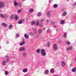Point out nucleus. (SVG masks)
Instances as JSON below:
<instances>
[{
    "label": "nucleus",
    "mask_w": 76,
    "mask_h": 76,
    "mask_svg": "<svg viewBox=\"0 0 76 76\" xmlns=\"http://www.w3.org/2000/svg\"><path fill=\"white\" fill-rule=\"evenodd\" d=\"M40 53L41 55L42 56H45L47 55L45 50L43 49H42L40 50Z\"/></svg>",
    "instance_id": "obj_1"
},
{
    "label": "nucleus",
    "mask_w": 76,
    "mask_h": 76,
    "mask_svg": "<svg viewBox=\"0 0 76 76\" xmlns=\"http://www.w3.org/2000/svg\"><path fill=\"white\" fill-rule=\"evenodd\" d=\"M25 51V48L24 47H21L19 49V51Z\"/></svg>",
    "instance_id": "obj_2"
},
{
    "label": "nucleus",
    "mask_w": 76,
    "mask_h": 76,
    "mask_svg": "<svg viewBox=\"0 0 76 76\" xmlns=\"http://www.w3.org/2000/svg\"><path fill=\"white\" fill-rule=\"evenodd\" d=\"M53 50H58L57 45L56 44H55L53 45Z\"/></svg>",
    "instance_id": "obj_3"
},
{
    "label": "nucleus",
    "mask_w": 76,
    "mask_h": 76,
    "mask_svg": "<svg viewBox=\"0 0 76 76\" xmlns=\"http://www.w3.org/2000/svg\"><path fill=\"white\" fill-rule=\"evenodd\" d=\"M4 7V4L2 2H0V8H3Z\"/></svg>",
    "instance_id": "obj_4"
},
{
    "label": "nucleus",
    "mask_w": 76,
    "mask_h": 76,
    "mask_svg": "<svg viewBox=\"0 0 76 76\" xmlns=\"http://www.w3.org/2000/svg\"><path fill=\"white\" fill-rule=\"evenodd\" d=\"M61 66L62 67H64L66 66V63L64 61L61 63Z\"/></svg>",
    "instance_id": "obj_5"
},
{
    "label": "nucleus",
    "mask_w": 76,
    "mask_h": 76,
    "mask_svg": "<svg viewBox=\"0 0 76 76\" xmlns=\"http://www.w3.org/2000/svg\"><path fill=\"white\" fill-rule=\"evenodd\" d=\"M8 61L9 60H7L6 61L5 60L4 61L2 62V65H3V66H5V65H6V63H8Z\"/></svg>",
    "instance_id": "obj_6"
},
{
    "label": "nucleus",
    "mask_w": 76,
    "mask_h": 76,
    "mask_svg": "<svg viewBox=\"0 0 76 76\" xmlns=\"http://www.w3.org/2000/svg\"><path fill=\"white\" fill-rule=\"evenodd\" d=\"M25 44V41L23 40V41L20 43V45L22 46L24 45Z\"/></svg>",
    "instance_id": "obj_7"
},
{
    "label": "nucleus",
    "mask_w": 76,
    "mask_h": 76,
    "mask_svg": "<svg viewBox=\"0 0 76 76\" xmlns=\"http://www.w3.org/2000/svg\"><path fill=\"white\" fill-rule=\"evenodd\" d=\"M73 50V48L69 47L66 49V51H69V50Z\"/></svg>",
    "instance_id": "obj_8"
},
{
    "label": "nucleus",
    "mask_w": 76,
    "mask_h": 76,
    "mask_svg": "<svg viewBox=\"0 0 76 76\" xmlns=\"http://www.w3.org/2000/svg\"><path fill=\"white\" fill-rule=\"evenodd\" d=\"M22 72L23 73H26L28 72V69L27 68L24 69L22 70Z\"/></svg>",
    "instance_id": "obj_9"
},
{
    "label": "nucleus",
    "mask_w": 76,
    "mask_h": 76,
    "mask_svg": "<svg viewBox=\"0 0 76 76\" xmlns=\"http://www.w3.org/2000/svg\"><path fill=\"white\" fill-rule=\"evenodd\" d=\"M23 22H24V20H20L18 22V24H22Z\"/></svg>",
    "instance_id": "obj_10"
},
{
    "label": "nucleus",
    "mask_w": 76,
    "mask_h": 76,
    "mask_svg": "<svg viewBox=\"0 0 76 76\" xmlns=\"http://www.w3.org/2000/svg\"><path fill=\"white\" fill-rule=\"evenodd\" d=\"M28 35H30V36H31V37H34V34L32 32H29L28 33Z\"/></svg>",
    "instance_id": "obj_11"
},
{
    "label": "nucleus",
    "mask_w": 76,
    "mask_h": 76,
    "mask_svg": "<svg viewBox=\"0 0 76 76\" xmlns=\"http://www.w3.org/2000/svg\"><path fill=\"white\" fill-rule=\"evenodd\" d=\"M35 24V22L34 21H33L31 22L30 24L31 25H34Z\"/></svg>",
    "instance_id": "obj_12"
},
{
    "label": "nucleus",
    "mask_w": 76,
    "mask_h": 76,
    "mask_svg": "<svg viewBox=\"0 0 76 76\" xmlns=\"http://www.w3.org/2000/svg\"><path fill=\"white\" fill-rule=\"evenodd\" d=\"M1 25L3 26H4V27H6L7 26V25L6 23H1Z\"/></svg>",
    "instance_id": "obj_13"
},
{
    "label": "nucleus",
    "mask_w": 76,
    "mask_h": 76,
    "mask_svg": "<svg viewBox=\"0 0 76 76\" xmlns=\"http://www.w3.org/2000/svg\"><path fill=\"white\" fill-rule=\"evenodd\" d=\"M22 56L23 57H26V53L25 52L23 53Z\"/></svg>",
    "instance_id": "obj_14"
},
{
    "label": "nucleus",
    "mask_w": 76,
    "mask_h": 76,
    "mask_svg": "<svg viewBox=\"0 0 76 76\" xmlns=\"http://www.w3.org/2000/svg\"><path fill=\"white\" fill-rule=\"evenodd\" d=\"M51 11H49L47 13V16H51Z\"/></svg>",
    "instance_id": "obj_15"
},
{
    "label": "nucleus",
    "mask_w": 76,
    "mask_h": 76,
    "mask_svg": "<svg viewBox=\"0 0 76 76\" xmlns=\"http://www.w3.org/2000/svg\"><path fill=\"white\" fill-rule=\"evenodd\" d=\"M49 72V71L48 70H46L45 71V75H48Z\"/></svg>",
    "instance_id": "obj_16"
},
{
    "label": "nucleus",
    "mask_w": 76,
    "mask_h": 76,
    "mask_svg": "<svg viewBox=\"0 0 76 76\" xmlns=\"http://www.w3.org/2000/svg\"><path fill=\"white\" fill-rule=\"evenodd\" d=\"M64 23H65V21L64 20H62L60 22V23L61 25H63V24H64Z\"/></svg>",
    "instance_id": "obj_17"
},
{
    "label": "nucleus",
    "mask_w": 76,
    "mask_h": 76,
    "mask_svg": "<svg viewBox=\"0 0 76 76\" xmlns=\"http://www.w3.org/2000/svg\"><path fill=\"white\" fill-rule=\"evenodd\" d=\"M24 37L26 39H28V38H29V36L28 35L26 34H24Z\"/></svg>",
    "instance_id": "obj_18"
},
{
    "label": "nucleus",
    "mask_w": 76,
    "mask_h": 76,
    "mask_svg": "<svg viewBox=\"0 0 76 76\" xmlns=\"http://www.w3.org/2000/svg\"><path fill=\"white\" fill-rule=\"evenodd\" d=\"M67 15V12H65L63 13L62 15L63 16H66Z\"/></svg>",
    "instance_id": "obj_19"
},
{
    "label": "nucleus",
    "mask_w": 76,
    "mask_h": 76,
    "mask_svg": "<svg viewBox=\"0 0 76 76\" xmlns=\"http://www.w3.org/2000/svg\"><path fill=\"white\" fill-rule=\"evenodd\" d=\"M29 11L30 13H32L34 12V9L33 8H31L29 9Z\"/></svg>",
    "instance_id": "obj_20"
},
{
    "label": "nucleus",
    "mask_w": 76,
    "mask_h": 76,
    "mask_svg": "<svg viewBox=\"0 0 76 76\" xmlns=\"http://www.w3.org/2000/svg\"><path fill=\"white\" fill-rule=\"evenodd\" d=\"M50 72L51 73H53L54 72V68H52L50 70Z\"/></svg>",
    "instance_id": "obj_21"
},
{
    "label": "nucleus",
    "mask_w": 76,
    "mask_h": 76,
    "mask_svg": "<svg viewBox=\"0 0 76 76\" xmlns=\"http://www.w3.org/2000/svg\"><path fill=\"white\" fill-rule=\"evenodd\" d=\"M0 17L1 18H4V15L2 14H1Z\"/></svg>",
    "instance_id": "obj_22"
},
{
    "label": "nucleus",
    "mask_w": 76,
    "mask_h": 76,
    "mask_svg": "<svg viewBox=\"0 0 76 76\" xmlns=\"http://www.w3.org/2000/svg\"><path fill=\"white\" fill-rule=\"evenodd\" d=\"M42 32V30L41 29H39L38 31V33L39 34H41Z\"/></svg>",
    "instance_id": "obj_23"
},
{
    "label": "nucleus",
    "mask_w": 76,
    "mask_h": 76,
    "mask_svg": "<svg viewBox=\"0 0 76 76\" xmlns=\"http://www.w3.org/2000/svg\"><path fill=\"white\" fill-rule=\"evenodd\" d=\"M11 19L13 20V19H14V15H12L10 17Z\"/></svg>",
    "instance_id": "obj_24"
},
{
    "label": "nucleus",
    "mask_w": 76,
    "mask_h": 76,
    "mask_svg": "<svg viewBox=\"0 0 76 76\" xmlns=\"http://www.w3.org/2000/svg\"><path fill=\"white\" fill-rule=\"evenodd\" d=\"M14 6H18V3L16 1H14Z\"/></svg>",
    "instance_id": "obj_25"
},
{
    "label": "nucleus",
    "mask_w": 76,
    "mask_h": 76,
    "mask_svg": "<svg viewBox=\"0 0 76 76\" xmlns=\"http://www.w3.org/2000/svg\"><path fill=\"white\" fill-rule=\"evenodd\" d=\"M72 72H76V68H73V69H72Z\"/></svg>",
    "instance_id": "obj_26"
},
{
    "label": "nucleus",
    "mask_w": 76,
    "mask_h": 76,
    "mask_svg": "<svg viewBox=\"0 0 76 76\" xmlns=\"http://www.w3.org/2000/svg\"><path fill=\"white\" fill-rule=\"evenodd\" d=\"M58 6V5L56 4H54V8H57Z\"/></svg>",
    "instance_id": "obj_27"
},
{
    "label": "nucleus",
    "mask_w": 76,
    "mask_h": 76,
    "mask_svg": "<svg viewBox=\"0 0 76 76\" xmlns=\"http://www.w3.org/2000/svg\"><path fill=\"white\" fill-rule=\"evenodd\" d=\"M40 51H41V50H40V49H38L37 50L36 52L37 53H40Z\"/></svg>",
    "instance_id": "obj_28"
},
{
    "label": "nucleus",
    "mask_w": 76,
    "mask_h": 76,
    "mask_svg": "<svg viewBox=\"0 0 76 76\" xmlns=\"http://www.w3.org/2000/svg\"><path fill=\"white\" fill-rule=\"evenodd\" d=\"M66 36H67V33H65L64 35V38H66Z\"/></svg>",
    "instance_id": "obj_29"
},
{
    "label": "nucleus",
    "mask_w": 76,
    "mask_h": 76,
    "mask_svg": "<svg viewBox=\"0 0 76 76\" xmlns=\"http://www.w3.org/2000/svg\"><path fill=\"white\" fill-rule=\"evenodd\" d=\"M14 18L15 19V20H18V16H17V15L15 16V17Z\"/></svg>",
    "instance_id": "obj_30"
},
{
    "label": "nucleus",
    "mask_w": 76,
    "mask_h": 76,
    "mask_svg": "<svg viewBox=\"0 0 76 76\" xmlns=\"http://www.w3.org/2000/svg\"><path fill=\"white\" fill-rule=\"evenodd\" d=\"M41 13L40 12L38 13L37 14V16H41Z\"/></svg>",
    "instance_id": "obj_31"
},
{
    "label": "nucleus",
    "mask_w": 76,
    "mask_h": 76,
    "mask_svg": "<svg viewBox=\"0 0 76 76\" xmlns=\"http://www.w3.org/2000/svg\"><path fill=\"white\" fill-rule=\"evenodd\" d=\"M34 34H36L37 33V30H36V29L34 30Z\"/></svg>",
    "instance_id": "obj_32"
},
{
    "label": "nucleus",
    "mask_w": 76,
    "mask_h": 76,
    "mask_svg": "<svg viewBox=\"0 0 76 76\" xmlns=\"http://www.w3.org/2000/svg\"><path fill=\"white\" fill-rule=\"evenodd\" d=\"M9 29H12V25H10L9 27Z\"/></svg>",
    "instance_id": "obj_33"
},
{
    "label": "nucleus",
    "mask_w": 76,
    "mask_h": 76,
    "mask_svg": "<svg viewBox=\"0 0 76 76\" xmlns=\"http://www.w3.org/2000/svg\"><path fill=\"white\" fill-rule=\"evenodd\" d=\"M5 75H8V74H9V73H8V72L5 71Z\"/></svg>",
    "instance_id": "obj_34"
},
{
    "label": "nucleus",
    "mask_w": 76,
    "mask_h": 76,
    "mask_svg": "<svg viewBox=\"0 0 76 76\" xmlns=\"http://www.w3.org/2000/svg\"><path fill=\"white\" fill-rule=\"evenodd\" d=\"M21 12V10H18L17 11V12H18V13H20Z\"/></svg>",
    "instance_id": "obj_35"
},
{
    "label": "nucleus",
    "mask_w": 76,
    "mask_h": 76,
    "mask_svg": "<svg viewBox=\"0 0 76 76\" xmlns=\"http://www.w3.org/2000/svg\"><path fill=\"white\" fill-rule=\"evenodd\" d=\"M39 25V23L38 22H37L36 23V26H38V25Z\"/></svg>",
    "instance_id": "obj_36"
},
{
    "label": "nucleus",
    "mask_w": 76,
    "mask_h": 76,
    "mask_svg": "<svg viewBox=\"0 0 76 76\" xmlns=\"http://www.w3.org/2000/svg\"><path fill=\"white\" fill-rule=\"evenodd\" d=\"M5 57H6V59L7 60H7H8V59H9V56H6Z\"/></svg>",
    "instance_id": "obj_37"
},
{
    "label": "nucleus",
    "mask_w": 76,
    "mask_h": 76,
    "mask_svg": "<svg viewBox=\"0 0 76 76\" xmlns=\"http://www.w3.org/2000/svg\"><path fill=\"white\" fill-rule=\"evenodd\" d=\"M47 45L48 47H50V43H49V42H48L47 43Z\"/></svg>",
    "instance_id": "obj_38"
},
{
    "label": "nucleus",
    "mask_w": 76,
    "mask_h": 76,
    "mask_svg": "<svg viewBox=\"0 0 76 76\" xmlns=\"http://www.w3.org/2000/svg\"><path fill=\"white\" fill-rule=\"evenodd\" d=\"M68 45H69L70 44V42H67L66 43Z\"/></svg>",
    "instance_id": "obj_39"
},
{
    "label": "nucleus",
    "mask_w": 76,
    "mask_h": 76,
    "mask_svg": "<svg viewBox=\"0 0 76 76\" xmlns=\"http://www.w3.org/2000/svg\"><path fill=\"white\" fill-rule=\"evenodd\" d=\"M19 7H21V6H22V4H21V3H19Z\"/></svg>",
    "instance_id": "obj_40"
},
{
    "label": "nucleus",
    "mask_w": 76,
    "mask_h": 76,
    "mask_svg": "<svg viewBox=\"0 0 76 76\" xmlns=\"http://www.w3.org/2000/svg\"><path fill=\"white\" fill-rule=\"evenodd\" d=\"M19 34H16V37H19Z\"/></svg>",
    "instance_id": "obj_41"
},
{
    "label": "nucleus",
    "mask_w": 76,
    "mask_h": 76,
    "mask_svg": "<svg viewBox=\"0 0 76 76\" xmlns=\"http://www.w3.org/2000/svg\"><path fill=\"white\" fill-rule=\"evenodd\" d=\"M47 32L48 33H50V29H48L47 31Z\"/></svg>",
    "instance_id": "obj_42"
},
{
    "label": "nucleus",
    "mask_w": 76,
    "mask_h": 76,
    "mask_svg": "<svg viewBox=\"0 0 76 76\" xmlns=\"http://www.w3.org/2000/svg\"><path fill=\"white\" fill-rule=\"evenodd\" d=\"M39 26H41V27H42L43 26L41 24H39Z\"/></svg>",
    "instance_id": "obj_43"
},
{
    "label": "nucleus",
    "mask_w": 76,
    "mask_h": 76,
    "mask_svg": "<svg viewBox=\"0 0 76 76\" xmlns=\"http://www.w3.org/2000/svg\"><path fill=\"white\" fill-rule=\"evenodd\" d=\"M50 19H47V22H49L50 21Z\"/></svg>",
    "instance_id": "obj_44"
},
{
    "label": "nucleus",
    "mask_w": 76,
    "mask_h": 76,
    "mask_svg": "<svg viewBox=\"0 0 76 76\" xmlns=\"http://www.w3.org/2000/svg\"><path fill=\"white\" fill-rule=\"evenodd\" d=\"M58 42L59 43H60L61 42V40H58Z\"/></svg>",
    "instance_id": "obj_45"
},
{
    "label": "nucleus",
    "mask_w": 76,
    "mask_h": 76,
    "mask_svg": "<svg viewBox=\"0 0 76 76\" xmlns=\"http://www.w3.org/2000/svg\"><path fill=\"white\" fill-rule=\"evenodd\" d=\"M37 22H38L39 23V20H37Z\"/></svg>",
    "instance_id": "obj_46"
},
{
    "label": "nucleus",
    "mask_w": 76,
    "mask_h": 76,
    "mask_svg": "<svg viewBox=\"0 0 76 76\" xmlns=\"http://www.w3.org/2000/svg\"><path fill=\"white\" fill-rule=\"evenodd\" d=\"M24 76H28V75L27 74H26Z\"/></svg>",
    "instance_id": "obj_47"
},
{
    "label": "nucleus",
    "mask_w": 76,
    "mask_h": 76,
    "mask_svg": "<svg viewBox=\"0 0 76 76\" xmlns=\"http://www.w3.org/2000/svg\"><path fill=\"white\" fill-rule=\"evenodd\" d=\"M44 21V20H41V22H42Z\"/></svg>",
    "instance_id": "obj_48"
},
{
    "label": "nucleus",
    "mask_w": 76,
    "mask_h": 76,
    "mask_svg": "<svg viewBox=\"0 0 76 76\" xmlns=\"http://www.w3.org/2000/svg\"><path fill=\"white\" fill-rule=\"evenodd\" d=\"M53 28H56V26H53Z\"/></svg>",
    "instance_id": "obj_49"
},
{
    "label": "nucleus",
    "mask_w": 76,
    "mask_h": 76,
    "mask_svg": "<svg viewBox=\"0 0 76 76\" xmlns=\"http://www.w3.org/2000/svg\"><path fill=\"white\" fill-rule=\"evenodd\" d=\"M52 0H50V3H51V1H52Z\"/></svg>",
    "instance_id": "obj_50"
},
{
    "label": "nucleus",
    "mask_w": 76,
    "mask_h": 76,
    "mask_svg": "<svg viewBox=\"0 0 76 76\" xmlns=\"http://www.w3.org/2000/svg\"><path fill=\"white\" fill-rule=\"evenodd\" d=\"M1 12H2V11H1V10H0V13H1Z\"/></svg>",
    "instance_id": "obj_51"
},
{
    "label": "nucleus",
    "mask_w": 76,
    "mask_h": 76,
    "mask_svg": "<svg viewBox=\"0 0 76 76\" xmlns=\"http://www.w3.org/2000/svg\"><path fill=\"white\" fill-rule=\"evenodd\" d=\"M56 31L57 32V31H58V30H57V29H56Z\"/></svg>",
    "instance_id": "obj_52"
},
{
    "label": "nucleus",
    "mask_w": 76,
    "mask_h": 76,
    "mask_svg": "<svg viewBox=\"0 0 76 76\" xmlns=\"http://www.w3.org/2000/svg\"><path fill=\"white\" fill-rule=\"evenodd\" d=\"M43 29H45V28H43Z\"/></svg>",
    "instance_id": "obj_53"
},
{
    "label": "nucleus",
    "mask_w": 76,
    "mask_h": 76,
    "mask_svg": "<svg viewBox=\"0 0 76 76\" xmlns=\"http://www.w3.org/2000/svg\"><path fill=\"white\" fill-rule=\"evenodd\" d=\"M75 60H76V57L75 58Z\"/></svg>",
    "instance_id": "obj_54"
},
{
    "label": "nucleus",
    "mask_w": 76,
    "mask_h": 76,
    "mask_svg": "<svg viewBox=\"0 0 76 76\" xmlns=\"http://www.w3.org/2000/svg\"><path fill=\"white\" fill-rule=\"evenodd\" d=\"M0 47H1V46H0V50L1 49Z\"/></svg>",
    "instance_id": "obj_55"
},
{
    "label": "nucleus",
    "mask_w": 76,
    "mask_h": 76,
    "mask_svg": "<svg viewBox=\"0 0 76 76\" xmlns=\"http://www.w3.org/2000/svg\"><path fill=\"white\" fill-rule=\"evenodd\" d=\"M23 0V1H25V0Z\"/></svg>",
    "instance_id": "obj_56"
},
{
    "label": "nucleus",
    "mask_w": 76,
    "mask_h": 76,
    "mask_svg": "<svg viewBox=\"0 0 76 76\" xmlns=\"http://www.w3.org/2000/svg\"><path fill=\"white\" fill-rule=\"evenodd\" d=\"M52 22H53V21H52Z\"/></svg>",
    "instance_id": "obj_57"
},
{
    "label": "nucleus",
    "mask_w": 76,
    "mask_h": 76,
    "mask_svg": "<svg viewBox=\"0 0 76 76\" xmlns=\"http://www.w3.org/2000/svg\"><path fill=\"white\" fill-rule=\"evenodd\" d=\"M7 44H8V43H7Z\"/></svg>",
    "instance_id": "obj_58"
}]
</instances>
